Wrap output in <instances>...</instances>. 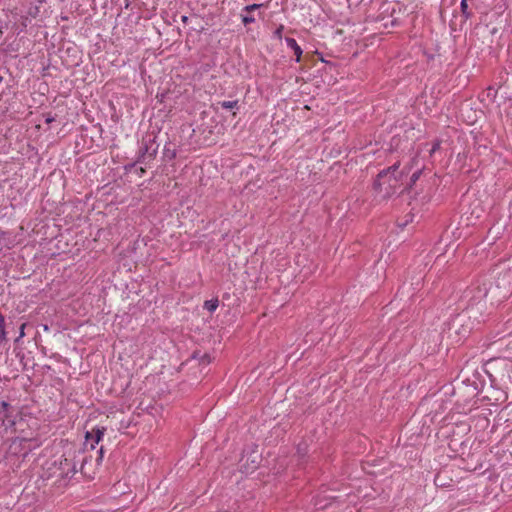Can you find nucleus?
Instances as JSON below:
<instances>
[{"label": "nucleus", "mask_w": 512, "mask_h": 512, "mask_svg": "<svg viewBox=\"0 0 512 512\" xmlns=\"http://www.w3.org/2000/svg\"><path fill=\"white\" fill-rule=\"evenodd\" d=\"M400 162H396L387 169H383L377 175L373 187L375 191L384 192V197H389L396 192L402 178L408 171H398Z\"/></svg>", "instance_id": "f257e3e1"}, {"label": "nucleus", "mask_w": 512, "mask_h": 512, "mask_svg": "<svg viewBox=\"0 0 512 512\" xmlns=\"http://www.w3.org/2000/svg\"><path fill=\"white\" fill-rule=\"evenodd\" d=\"M156 139L157 136L154 134H147L143 137L136 160L137 163L147 164L155 159L159 148V143H157Z\"/></svg>", "instance_id": "f03ea898"}, {"label": "nucleus", "mask_w": 512, "mask_h": 512, "mask_svg": "<svg viewBox=\"0 0 512 512\" xmlns=\"http://www.w3.org/2000/svg\"><path fill=\"white\" fill-rule=\"evenodd\" d=\"M18 413H15V409L6 401L0 403V434L7 433L9 431H15L16 418Z\"/></svg>", "instance_id": "7ed1b4c3"}, {"label": "nucleus", "mask_w": 512, "mask_h": 512, "mask_svg": "<svg viewBox=\"0 0 512 512\" xmlns=\"http://www.w3.org/2000/svg\"><path fill=\"white\" fill-rule=\"evenodd\" d=\"M105 430L106 429L104 427H96L92 431L86 432L85 446L87 447L90 445V450L95 449L96 445L102 440Z\"/></svg>", "instance_id": "20e7f679"}, {"label": "nucleus", "mask_w": 512, "mask_h": 512, "mask_svg": "<svg viewBox=\"0 0 512 512\" xmlns=\"http://www.w3.org/2000/svg\"><path fill=\"white\" fill-rule=\"evenodd\" d=\"M285 42L288 48H290L294 55H295V61L300 62L302 57V48L298 45L297 41L294 38L286 37Z\"/></svg>", "instance_id": "39448f33"}, {"label": "nucleus", "mask_w": 512, "mask_h": 512, "mask_svg": "<svg viewBox=\"0 0 512 512\" xmlns=\"http://www.w3.org/2000/svg\"><path fill=\"white\" fill-rule=\"evenodd\" d=\"M467 1L468 0H461V3H460L461 14L465 18V20H468V19H470L472 17V13L468 9Z\"/></svg>", "instance_id": "423d86ee"}, {"label": "nucleus", "mask_w": 512, "mask_h": 512, "mask_svg": "<svg viewBox=\"0 0 512 512\" xmlns=\"http://www.w3.org/2000/svg\"><path fill=\"white\" fill-rule=\"evenodd\" d=\"M218 306V299H211L204 302V308L210 313H213L218 308Z\"/></svg>", "instance_id": "0eeeda50"}, {"label": "nucleus", "mask_w": 512, "mask_h": 512, "mask_svg": "<svg viewBox=\"0 0 512 512\" xmlns=\"http://www.w3.org/2000/svg\"><path fill=\"white\" fill-rule=\"evenodd\" d=\"M219 104H220L221 108L226 109V110H230V109H234V108L238 107V101L237 100H234V101H222Z\"/></svg>", "instance_id": "6e6552de"}, {"label": "nucleus", "mask_w": 512, "mask_h": 512, "mask_svg": "<svg viewBox=\"0 0 512 512\" xmlns=\"http://www.w3.org/2000/svg\"><path fill=\"white\" fill-rule=\"evenodd\" d=\"M242 22L244 25L252 24L255 22V17L246 12V14L242 15Z\"/></svg>", "instance_id": "1a4fd4ad"}, {"label": "nucleus", "mask_w": 512, "mask_h": 512, "mask_svg": "<svg viewBox=\"0 0 512 512\" xmlns=\"http://www.w3.org/2000/svg\"><path fill=\"white\" fill-rule=\"evenodd\" d=\"M263 4H251V5H247L243 8V11L244 12H247V13H251L257 9H259L260 7H262Z\"/></svg>", "instance_id": "9d476101"}, {"label": "nucleus", "mask_w": 512, "mask_h": 512, "mask_svg": "<svg viewBox=\"0 0 512 512\" xmlns=\"http://www.w3.org/2000/svg\"><path fill=\"white\" fill-rule=\"evenodd\" d=\"M440 146H441V140H435L432 144V148L430 150V156H432L433 154H435L439 149H440Z\"/></svg>", "instance_id": "9b49d317"}, {"label": "nucleus", "mask_w": 512, "mask_h": 512, "mask_svg": "<svg viewBox=\"0 0 512 512\" xmlns=\"http://www.w3.org/2000/svg\"><path fill=\"white\" fill-rule=\"evenodd\" d=\"M422 171L421 170H418L416 172H414L411 177H410V184H414L416 183V181L419 179L420 175H421Z\"/></svg>", "instance_id": "f8f14e48"}, {"label": "nucleus", "mask_w": 512, "mask_h": 512, "mask_svg": "<svg viewBox=\"0 0 512 512\" xmlns=\"http://www.w3.org/2000/svg\"><path fill=\"white\" fill-rule=\"evenodd\" d=\"M103 457H104V449H103V447H101L98 451V457L96 458L97 465H100L102 463Z\"/></svg>", "instance_id": "ddd939ff"}, {"label": "nucleus", "mask_w": 512, "mask_h": 512, "mask_svg": "<svg viewBox=\"0 0 512 512\" xmlns=\"http://www.w3.org/2000/svg\"><path fill=\"white\" fill-rule=\"evenodd\" d=\"M7 341V333L5 331V327L3 329H0V344Z\"/></svg>", "instance_id": "4468645a"}, {"label": "nucleus", "mask_w": 512, "mask_h": 512, "mask_svg": "<svg viewBox=\"0 0 512 512\" xmlns=\"http://www.w3.org/2000/svg\"><path fill=\"white\" fill-rule=\"evenodd\" d=\"M164 154L169 159H173L176 155L175 151H170L167 147H165V149H164Z\"/></svg>", "instance_id": "2eb2a0df"}, {"label": "nucleus", "mask_w": 512, "mask_h": 512, "mask_svg": "<svg viewBox=\"0 0 512 512\" xmlns=\"http://www.w3.org/2000/svg\"><path fill=\"white\" fill-rule=\"evenodd\" d=\"M200 361L202 363H209L210 362V356L208 354H203L200 358Z\"/></svg>", "instance_id": "dca6fc26"}, {"label": "nucleus", "mask_w": 512, "mask_h": 512, "mask_svg": "<svg viewBox=\"0 0 512 512\" xmlns=\"http://www.w3.org/2000/svg\"><path fill=\"white\" fill-rule=\"evenodd\" d=\"M284 27L281 25L279 28L276 29L275 31V35L278 37V38H281L282 36V31H283Z\"/></svg>", "instance_id": "f3484780"}, {"label": "nucleus", "mask_w": 512, "mask_h": 512, "mask_svg": "<svg viewBox=\"0 0 512 512\" xmlns=\"http://www.w3.org/2000/svg\"><path fill=\"white\" fill-rule=\"evenodd\" d=\"M5 327V317L0 312V329H3Z\"/></svg>", "instance_id": "a211bd4d"}, {"label": "nucleus", "mask_w": 512, "mask_h": 512, "mask_svg": "<svg viewBox=\"0 0 512 512\" xmlns=\"http://www.w3.org/2000/svg\"><path fill=\"white\" fill-rule=\"evenodd\" d=\"M136 164H138L136 161H135L134 163L127 164V165L125 166V170H126V171H130L132 168H134V167H135V165H136Z\"/></svg>", "instance_id": "6ab92c4d"}, {"label": "nucleus", "mask_w": 512, "mask_h": 512, "mask_svg": "<svg viewBox=\"0 0 512 512\" xmlns=\"http://www.w3.org/2000/svg\"><path fill=\"white\" fill-rule=\"evenodd\" d=\"M145 172H146V171H145V169H144V168H142V167H140L139 169H137V174H138L140 177H141V176H143V174H144Z\"/></svg>", "instance_id": "aec40b11"}, {"label": "nucleus", "mask_w": 512, "mask_h": 512, "mask_svg": "<svg viewBox=\"0 0 512 512\" xmlns=\"http://www.w3.org/2000/svg\"><path fill=\"white\" fill-rule=\"evenodd\" d=\"M24 328H25V324H22L21 328H20V335H19V337H23L24 336Z\"/></svg>", "instance_id": "412c9836"}, {"label": "nucleus", "mask_w": 512, "mask_h": 512, "mask_svg": "<svg viewBox=\"0 0 512 512\" xmlns=\"http://www.w3.org/2000/svg\"><path fill=\"white\" fill-rule=\"evenodd\" d=\"M297 452H298V454L304 455L305 449H302L300 446H298Z\"/></svg>", "instance_id": "4be33fe9"}, {"label": "nucleus", "mask_w": 512, "mask_h": 512, "mask_svg": "<svg viewBox=\"0 0 512 512\" xmlns=\"http://www.w3.org/2000/svg\"><path fill=\"white\" fill-rule=\"evenodd\" d=\"M187 19H188V18H187L186 16H183V17H182L183 22H186V21H187Z\"/></svg>", "instance_id": "5701e85b"}, {"label": "nucleus", "mask_w": 512, "mask_h": 512, "mask_svg": "<svg viewBox=\"0 0 512 512\" xmlns=\"http://www.w3.org/2000/svg\"><path fill=\"white\" fill-rule=\"evenodd\" d=\"M3 81V77L0 75V83Z\"/></svg>", "instance_id": "b1692460"}, {"label": "nucleus", "mask_w": 512, "mask_h": 512, "mask_svg": "<svg viewBox=\"0 0 512 512\" xmlns=\"http://www.w3.org/2000/svg\"><path fill=\"white\" fill-rule=\"evenodd\" d=\"M218 512H228L227 510H219Z\"/></svg>", "instance_id": "393cba45"}]
</instances>
